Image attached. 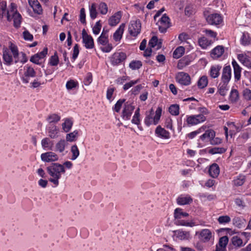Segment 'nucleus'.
<instances>
[{"instance_id": "obj_61", "label": "nucleus", "mask_w": 251, "mask_h": 251, "mask_svg": "<svg viewBox=\"0 0 251 251\" xmlns=\"http://www.w3.org/2000/svg\"><path fill=\"white\" fill-rule=\"evenodd\" d=\"M140 81L139 79L137 80H132L129 82L126 83L123 86V89L126 91L133 86L134 85L138 83Z\"/></svg>"}, {"instance_id": "obj_7", "label": "nucleus", "mask_w": 251, "mask_h": 251, "mask_svg": "<svg viewBox=\"0 0 251 251\" xmlns=\"http://www.w3.org/2000/svg\"><path fill=\"white\" fill-rule=\"evenodd\" d=\"M141 24L139 20H131L128 25L129 34L133 37L137 36L141 31Z\"/></svg>"}, {"instance_id": "obj_47", "label": "nucleus", "mask_w": 251, "mask_h": 251, "mask_svg": "<svg viewBox=\"0 0 251 251\" xmlns=\"http://www.w3.org/2000/svg\"><path fill=\"white\" fill-rule=\"evenodd\" d=\"M65 146L66 141L65 140H61L55 145L56 150L60 152H62L65 150Z\"/></svg>"}, {"instance_id": "obj_63", "label": "nucleus", "mask_w": 251, "mask_h": 251, "mask_svg": "<svg viewBox=\"0 0 251 251\" xmlns=\"http://www.w3.org/2000/svg\"><path fill=\"white\" fill-rule=\"evenodd\" d=\"M218 221L220 224H226L231 221V219L227 215L221 216L218 218Z\"/></svg>"}, {"instance_id": "obj_55", "label": "nucleus", "mask_w": 251, "mask_h": 251, "mask_svg": "<svg viewBox=\"0 0 251 251\" xmlns=\"http://www.w3.org/2000/svg\"><path fill=\"white\" fill-rule=\"evenodd\" d=\"M58 56L57 54V53L55 52L53 55L50 57L49 61V63L51 66H56L58 65Z\"/></svg>"}, {"instance_id": "obj_54", "label": "nucleus", "mask_w": 251, "mask_h": 251, "mask_svg": "<svg viewBox=\"0 0 251 251\" xmlns=\"http://www.w3.org/2000/svg\"><path fill=\"white\" fill-rule=\"evenodd\" d=\"M60 120V117L56 114L50 115L47 120L50 123H57Z\"/></svg>"}, {"instance_id": "obj_33", "label": "nucleus", "mask_w": 251, "mask_h": 251, "mask_svg": "<svg viewBox=\"0 0 251 251\" xmlns=\"http://www.w3.org/2000/svg\"><path fill=\"white\" fill-rule=\"evenodd\" d=\"M73 122L72 119L67 118L62 124V128L65 132H69L72 127Z\"/></svg>"}, {"instance_id": "obj_5", "label": "nucleus", "mask_w": 251, "mask_h": 251, "mask_svg": "<svg viewBox=\"0 0 251 251\" xmlns=\"http://www.w3.org/2000/svg\"><path fill=\"white\" fill-rule=\"evenodd\" d=\"M126 57V53L124 52H115L109 58L111 65L117 66L124 63Z\"/></svg>"}, {"instance_id": "obj_28", "label": "nucleus", "mask_w": 251, "mask_h": 251, "mask_svg": "<svg viewBox=\"0 0 251 251\" xmlns=\"http://www.w3.org/2000/svg\"><path fill=\"white\" fill-rule=\"evenodd\" d=\"M222 69L220 65H212L209 70V75L212 78H217L220 75V71Z\"/></svg>"}, {"instance_id": "obj_21", "label": "nucleus", "mask_w": 251, "mask_h": 251, "mask_svg": "<svg viewBox=\"0 0 251 251\" xmlns=\"http://www.w3.org/2000/svg\"><path fill=\"white\" fill-rule=\"evenodd\" d=\"M231 77V69L230 66H226L224 67L222 75V81L226 83H228Z\"/></svg>"}, {"instance_id": "obj_38", "label": "nucleus", "mask_w": 251, "mask_h": 251, "mask_svg": "<svg viewBox=\"0 0 251 251\" xmlns=\"http://www.w3.org/2000/svg\"><path fill=\"white\" fill-rule=\"evenodd\" d=\"M89 13L90 18L94 20L96 18L98 12L97 11V4L95 3H93L89 6Z\"/></svg>"}, {"instance_id": "obj_46", "label": "nucleus", "mask_w": 251, "mask_h": 251, "mask_svg": "<svg viewBox=\"0 0 251 251\" xmlns=\"http://www.w3.org/2000/svg\"><path fill=\"white\" fill-rule=\"evenodd\" d=\"M140 108H138L135 113L134 115L133 116L132 119L131 120V122L135 125H140Z\"/></svg>"}, {"instance_id": "obj_40", "label": "nucleus", "mask_w": 251, "mask_h": 251, "mask_svg": "<svg viewBox=\"0 0 251 251\" xmlns=\"http://www.w3.org/2000/svg\"><path fill=\"white\" fill-rule=\"evenodd\" d=\"M208 84L207 77L205 75H203L200 78L197 82L198 86L200 89L205 87Z\"/></svg>"}, {"instance_id": "obj_48", "label": "nucleus", "mask_w": 251, "mask_h": 251, "mask_svg": "<svg viewBox=\"0 0 251 251\" xmlns=\"http://www.w3.org/2000/svg\"><path fill=\"white\" fill-rule=\"evenodd\" d=\"M78 86V83L76 80L70 79L66 84V87L68 90H72Z\"/></svg>"}, {"instance_id": "obj_10", "label": "nucleus", "mask_w": 251, "mask_h": 251, "mask_svg": "<svg viewBox=\"0 0 251 251\" xmlns=\"http://www.w3.org/2000/svg\"><path fill=\"white\" fill-rule=\"evenodd\" d=\"M206 117L203 114H198L186 116V122L188 125L194 126L204 122Z\"/></svg>"}, {"instance_id": "obj_41", "label": "nucleus", "mask_w": 251, "mask_h": 251, "mask_svg": "<svg viewBox=\"0 0 251 251\" xmlns=\"http://www.w3.org/2000/svg\"><path fill=\"white\" fill-rule=\"evenodd\" d=\"M7 3L5 0H0V19H2L4 15L7 13Z\"/></svg>"}, {"instance_id": "obj_8", "label": "nucleus", "mask_w": 251, "mask_h": 251, "mask_svg": "<svg viewBox=\"0 0 251 251\" xmlns=\"http://www.w3.org/2000/svg\"><path fill=\"white\" fill-rule=\"evenodd\" d=\"M196 234H199V239L202 243H207L214 240V236L208 229H203L196 232Z\"/></svg>"}, {"instance_id": "obj_24", "label": "nucleus", "mask_w": 251, "mask_h": 251, "mask_svg": "<svg viewBox=\"0 0 251 251\" xmlns=\"http://www.w3.org/2000/svg\"><path fill=\"white\" fill-rule=\"evenodd\" d=\"M178 205L189 204L193 201V199L188 195H181L176 200Z\"/></svg>"}, {"instance_id": "obj_3", "label": "nucleus", "mask_w": 251, "mask_h": 251, "mask_svg": "<svg viewBox=\"0 0 251 251\" xmlns=\"http://www.w3.org/2000/svg\"><path fill=\"white\" fill-rule=\"evenodd\" d=\"M9 48L13 54V58L14 59V63L15 64L19 62L24 64L27 61V58L25 53L23 52H21L20 53L18 48L16 45L10 42L9 45Z\"/></svg>"}, {"instance_id": "obj_44", "label": "nucleus", "mask_w": 251, "mask_h": 251, "mask_svg": "<svg viewBox=\"0 0 251 251\" xmlns=\"http://www.w3.org/2000/svg\"><path fill=\"white\" fill-rule=\"evenodd\" d=\"M227 84L228 83L222 82L219 85L218 92L221 96H224L226 95L228 90Z\"/></svg>"}, {"instance_id": "obj_39", "label": "nucleus", "mask_w": 251, "mask_h": 251, "mask_svg": "<svg viewBox=\"0 0 251 251\" xmlns=\"http://www.w3.org/2000/svg\"><path fill=\"white\" fill-rule=\"evenodd\" d=\"M185 49L182 46L177 47L173 52V57L175 58H179L181 57L184 53Z\"/></svg>"}, {"instance_id": "obj_1", "label": "nucleus", "mask_w": 251, "mask_h": 251, "mask_svg": "<svg viewBox=\"0 0 251 251\" xmlns=\"http://www.w3.org/2000/svg\"><path fill=\"white\" fill-rule=\"evenodd\" d=\"M47 172L50 176L49 180L57 187L59 185V180L62 174L66 172L63 165L58 163H53L47 167Z\"/></svg>"}, {"instance_id": "obj_20", "label": "nucleus", "mask_w": 251, "mask_h": 251, "mask_svg": "<svg viewBox=\"0 0 251 251\" xmlns=\"http://www.w3.org/2000/svg\"><path fill=\"white\" fill-rule=\"evenodd\" d=\"M225 52L224 47L218 45L212 49L210 52V56L214 59L221 57Z\"/></svg>"}, {"instance_id": "obj_23", "label": "nucleus", "mask_w": 251, "mask_h": 251, "mask_svg": "<svg viewBox=\"0 0 251 251\" xmlns=\"http://www.w3.org/2000/svg\"><path fill=\"white\" fill-rule=\"evenodd\" d=\"M28 3L35 13L38 15L42 14L43 9L38 0H28Z\"/></svg>"}, {"instance_id": "obj_12", "label": "nucleus", "mask_w": 251, "mask_h": 251, "mask_svg": "<svg viewBox=\"0 0 251 251\" xmlns=\"http://www.w3.org/2000/svg\"><path fill=\"white\" fill-rule=\"evenodd\" d=\"M176 81L180 85L188 86L191 84L190 75L184 72H179L176 75Z\"/></svg>"}, {"instance_id": "obj_30", "label": "nucleus", "mask_w": 251, "mask_h": 251, "mask_svg": "<svg viewBox=\"0 0 251 251\" xmlns=\"http://www.w3.org/2000/svg\"><path fill=\"white\" fill-rule=\"evenodd\" d=\"M219 173L220 168L218 164L214 163L210 166L209 174L211 177L216 178L219 176Z\"/></svg>"}, {"instance_id": "obj_31", "label": "nucleus", "mask_w": 251, "mask_h": 251, "mask_svg": "<svg viewBox=\"0 0 251 251\" xmlns=\"http://www.w3.org/2000/svg\"><path fill=\"white\" fill-rule=\"evenodd\" d=\"M246 179V176L243 174H239L234 177L233 183L236 186H241L244 184Z\"/></svg>"}, {"instance_id": "obj_17", "label": "nucleus", "mask_w": 251, "mask_h": 251, "mask_svg": "<svg viewBox=\"0 0 251 251\" xmlns=\"http://www.w3.org/2000/svg\"><path fill=\"white\" fill-rule=\"evenodd\" d=\"M47 53L48 48H45L41 52L32 55L30 58V61L35 64L40 65L41 62L40 60L43 59L46 56Z\"/></svg>"}, {"instance_id": "obj_27", "label": "nucleus", "mask_w": 251, "mask_h": 251, "mask_svg": "<svg viewBox=\"0 0 251 251\" xmlns=\"http://www.w3.org/2000/svg\"><path fill=\"white\" fill-rule=\"evenodd\" d=\"M237 58L244 66L251 68V60L248 55L245 54H239Z\"/></svg>"}, {"instance_id": "obj_6", "label": "nucleus", "mask_w": 251, "mask_h": 251, "mask_svg": "<svg viewBox=\"0 0 251 251\" xmlns=\"http://www.w3.org/2000/svg\"><path fill=\"white\" fill-rule=\"evenodd\" d=\"M204 131V133L200 136L198 140V147L199 148L202 147L204 143L210 141L211 138L215 136V132L211 129Z\"/></svg>"}, {"instance_id": "obj_42", "label": "nucleus", "mask_w": 251, "mask_h": 251, "mask_svg": "<svg viewBox=\"0 0 251 251\" xmlns=\"http://www.w3.org/2000/svg\"><path fill=\"white\" fill-rule=\"evenodd\" d=\"M169 111L173 116H177L179 114V106L177 104H172L169 108Z\"/></svg>"}, {"instance_id": "obj_51", "label": "nucleus", "mask_w": 251, "mask_h": 251, "mask_svg": "<svg viewBox=\"0 0 251 251\" xmlns=\"http://www.w3.org/2000/svg\"><path fill=\"white\" fill-rule=\"evenodd\" d=\"M190 62L186 58H183L180 59L177 63V67L179 70H182L184 67L188 65Z\"/></svg>"}, {"instance_id": "obj_16", "label": "nucleus", "mask_w": 251, "mask_h": 251, "mask_svg": "<svg viewBox=\"0 0 251 251\" xmlns=\"http://www.w3.org/2000/svg\"><path fill=\"white\" fill-rule=\"evenodd\" d=\"M207 23L211 25H220L223 22L222 16L218 13L211 14L206 18Z\"/></svg>"}, {"instance_id": "obj_43", "label": "nucleus", "mask_w": 251, "mask_h": 251, "mask_svg": "<svg viewBox=\"0 0 251 251\" xmlns=\"http://www.w3.org/2000/svg\"><path fill=\"white\" fill-rule=\"evenodd\" d=\"M206 127L202 126L197 130L192 131L187 134V137L191 139L194 138L198 134H199L204 131Z\"/></svg>"}, {"instance_id": "obj_45", "label": "nucleus", "mask_w": 251, "mask_h": 251, "mask_svg": "<svg viewBox=\"0 0 251 251\" xmlns=\"http://www.w3.org/2000/svg\"><path fill=\"white\" fill-rule=\"evenodd\" d=\"M142 66V63L139 60H133L129 64V67L132 70L139 69Z\"/></svg>"}, {"instance_id": "obj_2", "label": "nucleus", "mask_w": 251, "mask_h": 251, "mask_svg": "<svg viewBox=\"0 0 251 251\" xmlns=\"http://www.w3.org/2000/svg\"><path fill=\"white\" fill-rule=\"evenodd\" d=\"M17 6L14 2L11 3L9 9L7 11L6 18L8 21H13L14 26L16 28H19L21 24L22 16L17 11Z\"/></svg>"}, {"instance_id": "obj_13", "label": "nucleus", "mask_w": 251, "mask_h": 251, "mask_svg": "<svg viewBox=\"0 0 251 251\" xmlns=\"http://www.w3.org/2000/svg\"><path fill=\"white\" fill-rule=\"evenodd\" d=\"M134 108L135 107L133 103L128 101L126 102L122 112L123 119L125 120H129Z\"/></svg>"}, {"instance_id": "obj_25", "label": "nucleus", "mask_w": 251, "mask_h": 251, "mask_svg": "<svg viewBox=\"0 0 251 251\" xmlns=\"http://www.w3.org/2000/svg\"><path fill=\"white\" fill-rule=\"evenodd\" d=\"M231 63L233 68L235 80L237 81L240 79L242 68L234 59H233Z\"/></svg>"}, {"instance_id": "obj_53", "label": "nucleus", "mask_w": 251, "mask_h": 251, "mask_svg": "<svg viewBox=\"0 0 251 251\" xmlns=\"http://www.w3.org/2000/svg\"><path fill=\"white\" fill-rule=\"evenodd\" d=\"M176 223L177 225H180V226H190V227H193L195 225L194 223H193V222H186L184 220H181V219H176Z\"/></svg>"}, {"instance_id": "obj_19", "label": "nucleus", "mask_w": 251, "mask_h": 251, "mask_svg": "<svg viewBox=\"0 0 251 251\" xmlns=\"http://www.w3.org/2000/svg\"><path fill=\"white\" fill-rule=\"evenodd\" d=\"M155 134L157 137L163 139H169L171 137L170 133L160 126H158L156 127L155 130Z\"/></svg>"}, {"instance_id": "obj_49", "label": "nucleus", "mask_w": 251, "mask_h": 251, "mask_svg": "<svg viewBox=\"0 0 251 251\" xmlns=\"http://www.w3.org/2000/svg\"><path fill=\"white\" fill-rule=\"evenodd\" d=\"M71 152L72 153V156L71 159L72 160H75L79 155V150L76 145H73L71 147Z\"/></svg>"}, {"instance_id": "obj_22", "label": "nucleus", "mask_w": 251, "mask_h": 251, "mask_svg": "<svg viewBox=\"0 0 251 251\" xmlns=\"http://www.w3.org/2000/svg\"><path fill=\"white\" fill-rule=\"evenodd\" d=\"M215 39H209L205 36L199 38L198 44L203 50H206L214 43Z\"/></svg>"}, {"instance_id": "obj_37", "label": "nucleus", "mask_w": 251, "mask_h": 251, "mask_svg": "<svg viewBox=\"0 0 251 251\" xmlns=\"http://www.w3.org/2000/svg\"><path fill=\"white\" fill-rule=\"evenodd\" d=\"M188 213L182 211V209L177 208L175 210L174 217L175 219H181L182 217L188 216Z\"/></svg>"}, {"instance_id": "obj_50", "label": "nucleus", "mask_w": 251, "mask_h": 251, "mask_svg": "<svg viewBox=\"0 0 251 251\" xmlns=\"http://www.w3.org/2000/svg\"><path fill=\"white\" fill-rule=\"evenodd\" d=\"M226 149L224 148H220V147H214L210 149L208 152L211 154H215L217 153H223L226 152Z\"/></svg>"}, {"instance_id": "obj_29", "label": "nucleus", "mask_w": 251, "mask_h": 251, "mask_svg": "<svg viewBox=\"0 0 251 251\" xmlns=\"http://www.w3.org/2000/svg\"><path fill=\"white\" fill-rule=\"evenodd\" d=\"M125 27V24H121L114 32L113 34V39L115 41H120L122 39Z\"/></svg>"}, {"instance_id": "obj_36", "label": "nucleus", "mask_w": 251, "mask_h": 251, "mask_svg": "<svg viewBox=\"0 0 251 251\" xmlns=\"http://www.w3.org/2000/svg\"><path fill=\"white\" fill-rule=\"evenodd\" d=\"M176 232L177 237L180 240H188L190 238V234L188 231L178 230Z\"/></svg>"}, {"instance_id": "obj_18", "label": "nucleus", "mask_w": 251, "mask_h": 251, "mask_svg": "<svg viewBox=\"0 0 251 251\" xmlns=\"http://www.w3.org/2000/svg\"><path fill=\"white\" fill-rule=\"evenodd\" d=\"M41 159L45 162H54L58 160V156L55 153L50 151L42 153Z\"/></svg>"}, {"instance_id": "obj_15", "label": "nucleus", "mask_w": 251, "mask_h": 251, "mask_svg": "<svg viewBox=\"0 0 251 251\" xmlns=\"http://www.w3.org/2000/svg\"><path fill=\"white\" fill-rule=\"evenodd\" d=\"M10 50L6 48H3L2 50V58L4 64L7 66H11L14 62V58Z\"/></svg>"}, {"instance_id": "obj_34", "label": "nucleus", "mask_w": 251, "mask_h": 251, "mask_svg": "<svg viewBox=\"0 0 251 251\" xmlns=\"http://www.w3.org/2000/svg\"><path fill=\"white\" fill-rule=\"evenodd\" d=\"M228 239L226 236H224L220 238L218 245L217 246H219V249H223V251H226V246L228 243Z\"/></svg>"}, {"instance_id": "obj_14", "label": "nucleus", "mask_w": 251, "mask_h": 251, "mask_svg": "<svg viewBox=\"0 0 251 251\" xmlns=\"http://www.w3.org/2000/svg\"><path fill=\"white\" fill-rule=\"evenodd\" d=\"M82 43L87 49H92L94 47V40L92 37L88 35L84 29L82 31Z\"/></svg>"}, {"instance_id": "obj_58", "label": "nucleus", "mask_w": 251, "mask_h": 251, "mask_svg": "<svg viewBox=\"0 0 251 251\" xmlns=\"http://www.w3.org/2000/svg\"><path fill=\"white\" fill-rule=\"evenodd\" d=\"M125 100H126L125 99L119 100L114 105V107L113 108L114 110L117 113L119 112L123 104L125 102Z\"/></svg>"}, {"instance_id": "obj_60", "label": "nucleus", "mask_w": 251, "mask_h": 251, "mask_svg": "<svg viewBox=\"0 0 251 251\" xmlns=\"http://www.w3.org/2000/svg\"><path fill=\"white\" fill-rule=\"evenodd\" d=\"M115 89L114 87H108L107 91H106V98L110 101H111L113 100L112 96L113 95L114 92L115 91Z\"/></svg>"}, {"instance_id": "obj_11", "label": "nucleus", "mask_w": 251, "mask_h": 251, "mask_svg": "<svg viewBox=\"0 0 251 251\" xmlns=\"http://www.w3.org/2000/svg\"><path fill=\"white\" fill-rule=\"evenodd\" d=\"M36 73L33 67L28 64L24 67V76L22 77L24 83L26 84L29 82V77H34Z\"/></svg>"}, {"instance_id": "obj_32", "label": "nucleus", "mask_w": 251, "mask_h": 251, "mask_svg": "<svg viewBox=\"0 0 251 251\" xmlns=\"http://www.w3.org/2000/svg\"><path fill=\"white\" fill-rule=\"evenodd\" d=\"M49 135L51 138H56L58 137L59 129L56 126L50 125L48 128Z\"/></svg>"}, {"instance_id": "obj_62", "label": "nucleus", "mask_w": 251, "mask_h": 251, "mask_svg": "<svg viewBox=\"0 0 251 251\" xmlns=\"http://www.w3.org/2000/svg\"><path fill=\"white\" fill-rule=\"evenodd\" d=\"M50 143V140L48 138H45L42 140L41 145L42 147L44 149H49L51 150V147H50L49 144Z\"/></svg>"}, {"instance_id": "obj_9", "label": "nucleus", "mask_w": 251, "mask_h": 251, "mask_svg": "<svg viewBox=\"0 0 251 251\" xmlns=\"http://www.w3.org/2000/svg\"><path fill=\"white\" fill-rule=\"evenodd\" d=\"M159 31L161 33H165L167 29L170 26V18L166 14H164L157 23Z\"/></svg>"}, {"instance_id": "obj_64", "label": "nucleus", "mask_w": 251, "mask_h": 251, "mask_svg": "<svg viewBox=\"0 0 251 251\" xmlns=\"http://www.w3.org/2000/svg\"><path fill=\"white\" fill-rule=\"evenodd\" d=\"M101 25L100 23V21H98L96 22L95 25L93 28V32L94 34L97 35L98 34L101 29Z\"/></svg>"}, {"instance_id": "obj_4", "label": "nucleus", "mask_w": 251, "mask_h": 251, "mask_svg": "<svg viewBox=\"0 0 251 251\" xmlns=\"http://www.w3.org/2000/svg\"><path fill=\"white\" fill-rule=\"evenodd\" d=\"M161 114L162 108L161 107H158L155 111V115L154 116L151 112L146 116L144 119L145 124L147 126H149L151 125H156L159 123Z\"/></svg>"}, {"instance_id": "obj_59", "label": "nucleus", "mask_w": 251, "mask_h": 251, "mask_svg": "<svg viewBox=\"0 0 251 251\" xmlns=\"http://www.w3.org/2000/svg\"><path fill=\"white\" fill-rule=\"evenodd\" d=\"M242 95L245 100H251V90L245 88L243 90Z\"/></svg>"}, {"instance_id": "obj_56", "label": "nucleus", "mask_w": 251, "mask_h": 251, "mask_svg": "<svg viewBox=\"0 0 251 251\" xmlns=\"http://www.w3.org/2000/svg\"><path fill=\"white\" fill-rule=\"evenodd\" d=\"M98 8L100 13L102 15H105L107 13L108 7L105 2H100Z\"/></svg>"}, {"instance_id": "obj_26", "label": "nucleus", "mask_w": 251, "mask_h": 251, "mask_svg": "<svg viewBox=\"0 0 251 251\" xmlns=\"http://www.w3.org/2000/svg\"><path fill=\"white\" fill-rule=\"evenodd\" d=\"M122 16V12L121 11L115 13L109 19V25L112 26L116 25L120 22Z\"/></svg>"}, {"instance_id": "obj_52", "label": "nucleus", "mask_w": 251, "mask_h": 251, "mask_svg": "<svg viewBox=\"0 0 251 251\" xmlns=\"http://www.w3.org/2000/svg\"><path fill=\"white\" fill-rule=\"evenodd\" d=\"M231 242L233 246L237 247H240L243 246L242 240L237 236H234L232 237Z\"/></svg>"}, {"instance_id": "obj_57", "label": "nucleus", "mask_w": 251, "mask_h": 251, "mask_svg": "<svg viewBox=\"0 0 251 251\" xmlns=\"http://www.w3.org/2000/svg\"><path fill=\"white\" fill-rule=\"evenodd\" d=\"M78 134V131L75 130L72 132L68 133L66 135V140L69 142L74 141Z\"/></svg>"}, {"instance_id": "obj_35", "label": "nucleus", "mask_w": 251, "mask_h": 251, "mask_svg": "<svg viewBox=\"0 0 251 251\" xmlns=\"http://www.w3.org/2000/svg\"><path fill=\"white\" fill-rule=\"evenodd\" d=\"M239 99V94L238 90L235 89H232L229 95V100L232 102H235Z\"/></svg>"}]
</instances>
